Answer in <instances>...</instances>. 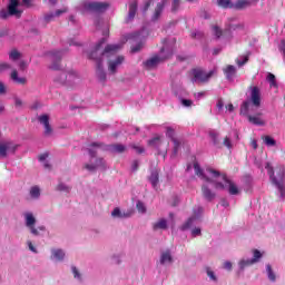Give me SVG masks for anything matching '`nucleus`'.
Masks as SVG:
<instances>
[{
	"label": "nucleus",
	"mask_w": 285,
	"mask_h": 285,
	"mask_svg": "<svg viewBox=\"0 0 285 285\" xmlns=\"http://www.w3.org/2000/svg\"><path fill=\"white\" fill-rule=\"evenodd\" d=\"M194 170L198 177H202L207 184H214V188L216 190H227L230 195H239V187H237V184L235 181L230 180L227 178L226 175H223V181H215L210 179L208 176L204 175V170L199 165L195 164L194 165Z\"/></svg>",
	"instance_id": "obj_3"
},
{
	"label": "nucleus",
	"mask_w": 285,
	"mask_h": 285,
	"mask_svg": "<svg viewBox=\"0 0 285 285\" xmlns=\"http://www.w3.org/2000/svg\"><path fill=\"white\" fill-rule=\"evenodd\" d=\"M14 106L16 108H21V106H23V101L19 98L14 99Z\"/></svg>",
	"instance_id": "obj_58"
},
{
	"label": "nucleus",
	"mask_w": 285,
	"mask_h": 285,
	"mask_svg": "<svg viewBox=\"0 0 285 285\" xmlns=\"http://www.w3.org/2000/svg\"><path fill=\"white\" fill-rule=\"evenodd\" d=\"M52 256L58 259V262H61L66 257V253H63V249H52Z\"/></svg>",
	"instance_id": "obj_27"
},
{
	"label": "nucleus",
	"mask_w": 285,
	"mask_h": 285,
	"mask_svg": "<svg viewBox=\"0 0 285 285\" xmlns=\"http://www.w3.org/2000/svg\"><path fill=\"white\" fill-rule=\"evenodd\" d=\"M130 148L136 150L137 155H144V153H146V149L141 146L130 145Z\"/></svg>",
	"instance_id": "obj_39"
},
{
	"label": "nucleus",
	"mask_w": 285,
	"mask_h": 285,
	"mask_svg": "<svg viewBox=\"0 0 285 285\" xmlns=\"http://www.w3.org/2000/svg\"><path fill=\"white\" fill-rule=\"evenodd\" d=\"M73 277H77L78 279H81V274H79V269L77 267H72Z\"/></svg>",
	"instance_id": "obj_57"
},
{
	"label": "nucleus",
	"mask_w": 285,
	"mask_h": 285,
	"mask_svg": "<svg viewBox=\"0 0 285 285\" xmlns=\"http://www.w3.org/2000/svg\"><path fill=\"white\" fill-rule=\"evenodd\" d=\"M191 75H193V83H206L208 82V80L210 79V77H213V71H209L206 73V71H204V69L202 68H195L191 70Z\"/></svg>",
	"instance_id": "obj_8"
},
{
	"label": "nucleus",
	"mask_w": 285,
	"mask_h": 285,
	"mask_svg": "<svg viewBox=\"0 0 285 285\" xmlns=\"http://www.w3.org/2000/svg\"><path fill=\"white\" fill-rule=\"evenodd\" d=\"M181 104L185 106V108H190V106H193V100L181 99Z\"/></svg>",
	"instance_id": "obj_51"
},
{
	"label": "nucleus",
	"mask_w": 285,
	"mask_h": 285,
	"mask_svg": "<svg viewBox=\"0 0 285 285\" xmlns=\"http://www.w3.org/2000/svg\"><path fill=\"white\" fill-rule=\"evenodd\" d=\"M179 6H181V0H173L171 11L177 12V10H179Z\"/></svg>",
	"instance_id": "obj_40"
},
{
	"label": "nucleus",
	"mask_w": 285,
	"mask_h": 285,
	"mask_svg": "<svg viewBox=\"0 0 285 285\" xmlns=\"http://www.w3.org/2000/svg\"><path fill=\"white\" fill-rule=\"evenodd\" d=\"M0 95H6V85L0 81Z\"/></svg>",
	"instance_id": "obj_60"
},
{
	"label": "nucleus",
	"mask_w": 285,
	"mask_h": 285,
	"mask_svg": "<svg viewBox=\"0 0 285 285\" xmlns=\"http://www.w3.org/2000/svg\"><path fill=\"white\" fill-rule=\"evenodd\" d=\"M207 170L210 175H213V177H219L220 175L218 170H215V169H207Z\"/></svg>",
	"instance_id": "obj_59"
},
{
	"label": "nucleus",
	"mask_w": 285,
	"mask_h": 285,
	"mask_svg": "<svg viewBox=\"0 0 285 285\" xmlns=\"http://www.w3.org/2000/svg\"><path fill=\"white\" fill-rule=\"evenodd\" d=\"M267 81L269 82L271 88H277V80L275 78V75L269 72L267 75Z\"/></svg>",
	"instance_id": "obj_33"
},
{
	"label": "nucleus",
	"mask_w": 285,
	"mask_h": 285,
	"mask_svg": "<svg viewBox=\"0 0 285 285\" xmlns=\"http://www.w3.org/2000/svg\"><path fill=\"white\" fill-rule=\"evenodd\" d=\"M210 137L213 139L214 146H217L219 144V134L212 132Z\"/></svg>",
	"instance_id": "obj_44"
},
{
	"label": "nucleus",
	"mask_w": 285,
	"mask_h": 285,
	"mask_svg": "<svg viewBox=\"0 0 285 285\" xmlns=\"http://www.w3.org/2000/svg\"><path fill=\"white\" fill-rule=\"evenodd\" d=\"M207 276H208L213 282H217V276L215 275V272H213L210 268H207Z\"/></svg>",
	"instance_id": "obj_45"
},
{
	"label": "nucleus",
	"mask_w": 285,
	"mask_h": 285,
	"mask_svg": "<svg viewBox=\"0 0 285 285\" xmlns=\"http://www.w3.org/2000/svg\"><path fill=\"white\" fill-rule=\"evenodd\" d=\"M202 193H203V197H205V199L207 202H213V199H215V197H217L215 191H213L208 185L202 186Z\"/></svg>",
	"instance_id": "obj_20"
},
{
	"label": "nucleus",
	"mask_w": 285,
	"mask_h": 285,
	"mask_svg": "<svg viewBox=\"0 0 285 285\" xmlns=\"http://www.w3.org/2000/svg\"><path fill=\"white\" fill-rule=\"evenodd\" d=\"M20 58H21V53L17 49H13L10 51L9 59L11 61H18V59H20Z\"/></svg>",
	"instance_id": "obj_32"
},
{
	"label": "nucleus",
	"mask_w": 285,
	"mask_h": 285,
	"mask_svg": "<svg viewBox=\"0 0 285 285\" xmlns=\"http://www.w3.org/2000/svg\"><path fill=\"white\" fill-rule=\"evenodd\" d=\"M213 32L217 39H220V37L224 35V31L222 30V28H219V26H214Z\"/></svg>",
	"instance_id": "obj_37"
},
{
	"label": "nucleus",
	"mask_w": 285,
	"mask_h": 285,
	"mask_svg": "<svg viewBox=\"0 0 285 285\" xmlns=\"http://www.w3.org/2000/svg\"><path fill=\"white\" fill-rule=\"evenodd\" d=\"M150 6H153V0H145V6H144L142 11L148 12Z\"/></svg>",
	"instance_id": "obj_49"
},
{
	"label": "nucleus",
	"mask_w": 285,
	"mask_h": 285,
	"mask_svg": "<svg viewBox=\"0 0 285 285\" xmlns=\"http://www.w3.org/2000/svg\"><path fill=\"white\" fill-rule=\"evenodd\" d=\"M217 6L224 9L234 8V4L230 0H217Z\"/></svg>",
	"instance_id": "obj_28"
},
{
	"label": "nucleus",
	"mask_w": 285,
	"mask_h": 285,
	"mask_svg": "<svg viewBox=\"0 0 285 285\" xmlns=\"http://www.w3.org/2000/svg\"><path fill=\"white\" fill-rule=\"evenodd\" d=\"M264 144H265L266 146H277V141L274 140V138L271 137V136H265V137H264Z\"/></svg>",
	"instance_id": "obj_34"
},
{
	"label": "nucleus",
	"mask_w": 285,
	"mask_h": 285,
	"mask_svg": "<svg viewBox=\"0 0 285 285\" xmlns=\"http://www.w3.org/2000/svg\"><path fill=\"white\" fill-rule=\"evenodd\" d=\"M191 235H193V237H197V236L202 235V228L195 227V228L191 230Z\"/></svg>",
	"instance_id": "obj_52"
},
{
	"label": "nucleus",
	"mask_w": 285,
	"mask_h": 285,
	"mask_svg": "<svg viewBox=\"0 0 285 285\" xmlns=\"http://www.w3.org/2000/svg\"><path fill=\"white\" fill-rule=\"evenodd\" d=\"M148 146H151L153 148H159V146H161V138L155 137V138L148 140Z\"/></svg>",
	"instance_id": "obj_31"
},
{
	"label": "nucleus",
	"mask_w": 285,
	"mask_h": 285,
	"mask_svg": "<svg viewBox=\"0 0 285 285\" xmlns=\"http://www.w3.org/2000/svg\"><path fill=\"white\" fill-rule=\"evenodd\" d=\"M110 8V3L108 2H85L83 9L87 10V12H96L98 14H101L102 12H106Z\"/></svg>",
	"instance_id": "obj_7"
},
{
	"label": "nucleus",
	"mask_w": 285,
	"mask_h": 285,
	"mask_svg": "<svg viewBox=\"0 0 285 285\" xmlns=\"http://www.w3.org/2000/svg\"><path fill=\"white\" fill-rule=\"evenodd\" d=\"M66 12H68V8H63V9H58L55 14L56 17H59L60 14H66Z\"/></svg>",
	"instance_id": "obj_56"
},
{
	"label": "nucleus",
	"mask_w": 285,
	"mask_h": 285,
	"mask_svg": "<svg viewBox=\"0 0 285 285\" xmlns=\"http://www.w3.org/2000/svg\"><path fill=\"white\" fill-rule=\"evenodd\" d=\"M267 174L269 175V179L274 186L278 189L281 193L282 199L285 197V186H284V177H285V168L284 166H276L275 169H273V166H271V163H267L265 166Z\"/></svg>",
	"instance_id": "obj_4"
},
{
	"label": "nucleus",
	"mask_w": 285,
	"mask_h": 285,
	"mask_svg": "<svg viewBox=\"0 0 285 285\" xmlns=\"http://www.w3.org/2000/svg\"><path fill=\"white\" fill-rule=\"evenodd\" d=\"M104 43H106V38H101L89 55V59H95L97 63L96 75L100 81H106V71H104L101 57H104V55H115V52L121 50V45H107L104 51L99 53Z\"/></svg>",
	"instance_id": "obj_2"
},
{
	"label": "nucleus",
	"mask_w": 285,
	"mask_h": 285,
	"mask_svg": "<svg viewBox=\"0 0 285 285\" xmlns=\"http://www.w3.org/2000/svg\"><path fill=\"white\" fill-rule=\"evenodd\" d=\"M153 228L154 230H166L168 228V222L161 218L153 225Z\"/></svg>",
	"instance_id": "obj_24"
},
{
	"label": "nucleus",
	"mask_w": 285,
	"mask_h": 285,
	"mask_svg": "<svg viewBox=\"0 0 285 285\" xmlns=\"http://www.w3.org/2000/svg\"><path fill=\"white\" fill-rule=\"evenodd\" d=\"M166 137L171 139L174 144V155H177L179 153V148L181 146V142L175 138V129L173 127H167L166 128Z\"/></svg>",
	"instance_id": "obj_13"
},
{
	"label": "nucleus",
	"mask_w": 285,
	"mask_h": 285,
	"mask_svg": "<svg viewBox=\"0 0 285 285\" xmlns=\"http://www.w3.org/2000/svg\"><path fill=\"white\" fill-rule=\"evenodd\" d=\"M124 61H126V58L124 56H118L115 60H109L108 62L109 72H111V75H116L117 69L119 68V66H121V63H124Z\"/></svg>",
	"instance_id": "obj_15"
},
{
	"label": "nucleus",
	"mask_w": 285,
	"mask_h": 285,
	"mask_svg": "<svg viewBox=\"0 0 285 285\" xmlns=\"http://www.w3.org/2000/svg\"><path fill=\"white\" fill-rule=\"evenodd\" d=\"M39 195H41L39 187L35 186L30 189V196L33 197V199H37Z\"/></svg>",
	"instance_id": "obj_35"
},
{
	"label": "nucleus",
	"mask_w": 285,
	"mask_h": 285,
	"mask_svg": "<svg viewBox=\"0 0 285 285\" xmlns=\"http://www.w3.org/2000/svg\"><path fill=\"white\" fill-rule=\"evenodd\" d=\"M149 181L154 188H157V184H159V173L153 171L149 176Z\"/></svg>",
	"instance_id": "obj_26"
},
{
	"label": "nucleus",
	"mask_w": 285,
	"mask_h": 285,
	"mask_svg": "<svg viewBox=\"0 0 285 285\" xmlns=\"http://www.w3.org/2000/svg\"><path fill=\"white\" fill-rule=\"evenodd\" d=\"M106 150L107 153H111L112 155H121L126 153L127 147L121 144H111V145H106Z\"/></svg>",
	"instance_id": "obj_17"
},
{
	"label": "nucleus",
	"mask_w": 285,
	"mask_h": 285,
	"mask_svg": "<svg viewBox=\"0 0 285 285\" xmlns=\"http://www.w3.org/2000/svg\"><path fill=\"white\" fill-rule=\"evenodd\" d=\"M35 0H22V6H24V8H32V6H35L32 2Z\"/></svg>",
	"instance_id": "obj_50"
},
{
	"label": "nucleus",
	"mask_w": 285,
	"mask_h": 285,
	"mask_svg": "<svg viewBox=\"0 0 285 285\" xmlns=\"http://www.w3.org/2000/svg\"><path fill=\"white\" fill-rule=\"evenodd\" d=\"M106 148V144L104 142H91L88 145L87 150L89 153L90 158L95 159L98 153H107Z\"/></svg>",
	"instance_id": "obj_10"
},
{
	"label": "nucleus",
	"mask_w": 285,
	"mask_h": 285,
	"mask_svg": "<svg viewBox=\"0 0 285 285\" xmlns=\"http://www.w3.org/2000/svg\"><path fill=\"white\" fill-rule=\"evenodd\" d=\"M136 208H137L138 213H142V214L146 213V205H144L142 202H138L136 204Z\"/></svg>",
	"instance_id": "obj_41"
},
{
	"label": "nucleus",
	"mask_w": 285,
	"mask_h": 285,
	"mask_svg": "<svg viewBox=\"0 0 285 285\" xmlns=\"http://www.w3.org/2000/svg\"><path fill=\"white\" fill-rule=\"evenodd\" d=\"M21 14L23 11L19 9V0H9L7 6V10H0V19H8V17H16L17 19H21Z\"/></svg>",
	"instance_id": "obj_5"
},
{
	"label": "nucleus",
	"mask_w": 285,
	"mask_h": 285,
	"mask_svg": "<svg viewBox=\"0 0 285 285\" xmlns=\"http://www.w3.org/2000/svg\"><path fill=\"white\" fill-rule=\"evenodd\" d=\"M196 219H197V217H195V216L189 217L187 219V222L181 225L180 229L188 230V228H190V226H193V224L195 223Z\"/></svg>",
	"instance_id": "obj_30"
},
{
	"label": "nucleus",
	"mask_w": 285,
	"mask_h": 285,
	"mask_svg": "<svg viewBox=\"0 0 285 285\" xmlns=\"http://www.w3.org/2000/svg\"><path fill=\"white\" fill-rule=\"evenodd\" d=\"M132 217V210L129 212H121L120 219Z\"/></svg>",
	"instance_id": "obj_54"
},
{
	"label": "nucleus",
	"mask_w": 285,
	"mask_h": 285,
	"mask_svg": "<svg viewBox=\"0 0 285 285\" xmlns=\"http://www.w3.org/2000/svg\"><path fill=\"white\" fill-rule=\"evenodd\" d=\"M52 65L49 67L50 70H61V51H50Z\"/></svg>",
	"instance_id": "obj_12"
},
{
	"label": "nucleus",
	"mask_w": 285,
	"mask_h": 285,
	"mask_svg": "<svg viewBox=\"0 0 285 285\" xmlns=\"http://www.w3.org/2000/svg\"><path fill=\"white\" fill-rule=\"evenodd\" d=\"M253 258L250 259H243L239 262V268L240 271H244L246 266H253V264H257L259 259H262V252L259 249H254L253 250Z\"/></svg>",
	"instance_id": "obj_11"
},
{
	"label": "nucleus",
	"mask_w": 285,
	"mask_h": 285,
	"mask_svg": "<svg viewBox=\"0 0 285 285\" xmlns=\"http://www.w3.org/2000/svg\"><path fill=\"white\" fill-rule=\"evenodd\" d=\"M235 66H227L224 70L225 75H227V77H233V75H235Z\"/></svg>",
	"instance_id": "obj_36"
},
{
	"label": "nucleus",
	"mask_w": 285,
	"mask_h": 285,
	"mask_svg": "<svg viewBox=\"0 0 285 285\" xmlns=\"http://www.w3.org/2000/svg\"><path fill=\"white\" fill-rule=\"evenodd\" d=\"M10 78L12 79V81L14 83H19L20 86H26V83H28V80L26 78H20L19 77V71H17V69H13L11 71Z\"/></svg>",
	"instance_id": "obj_21"
},
{
	"label": "nucleus",
	"mask_w": 285,
	"mask_h": 285,
	"mask_svg": "<svg viewBox=\"0 0 285 285\" xmlns=\"http://www.w3.org/2000/svg\"><path fill=\"white\" fill-rule=\"evenodd\" d=\"M160 264L164 266V264H173V255L170 254V250L163 252L160 255Z\"/></svg>",
	"instance_id": "obj_23"
},
{
	"label": "nucleus",
	"mask_w": 285,
	"mask_h": 285,
	"mask_svg": "<svg viewBox=\"0 0 285 285\" xmlns=\"http://www.w3.org/2000/svg\"><path fill=\"white\" fill-rule=\"evenodd\" d=\"M38 121L45 126V136L50 137L52 135V127L50 126V116L41 115L38 117Z\"/></svg>",
	"instance_id": "obj_16"
},
{
	"label": "nucleus",
	"mask_w": 285,
	"mask_h": 285,
	"mask_svg": "<svg viewBox=\"0 0 285 285\" xmlns=\"http://www.w3.org/2000/svg\"><path fill=\"white\" fill-rule=\"evenodd\" d=\"M144 48V43L138 42L135 47H131V52H139Z\"/></svg>",
	"instance_id": "obj_46"
},
{
	"label": "nucleus",
	"mask_w": 285,
	"mask_h": 285,
	"mask_svg": "<svg viewBox=\"0 0 285 285\" xmlns=\"http://www.w3.org/2000/svg\"><path fill=\"white\" fill-rule=\"evenodd\" d=\"M47 157H48V153L41 154L39 156V161H46Z\"/></svg>",
	"instance_id": "obj_62"
},
{
	"label": "nucleus",
	"mask_w": 285,
	"mask_h": 285,
	"mask_svg": "<svg viewBox=\"0 0 285 285\" xmlns=\"http://www.w3.org/2000/svg\"><path fill=\"white\" fill-rule=\"evenodd\" d=\"M164 6H166V0H163L160 3L156 6L151 20L157 21V19L161 17V12H164Z\"/></svg>",
	"instance_id": "obj_22"
},
{
	"label": "nucleus",
	"mask_w": 285,
	"mask_h": 285,
	"mask_svg": "<svg viewBox=\"0 0 285 285\" xmlns=\"http://www.w3.org/2000/svg\"><path fill=\"white\" fill-rule=\"evenodd\" d=\"M83 168L89 170V173H95L97 168L106 169V160H104L101 157L96 158L95 164H85Z\"/></svg>",
	"instance_id": "obj_14"
},
{
	"label": "nucleus",
	"mask_w": 285,
	"mask_h": 285,
	"mask_svg": "<svg viewBox=\"0 0 285 285\" xmlns=\"http://www.w3.org/2000/svg\"><path fill=\"white\" fill-rule=\"evenodd\" d=\"M266 272H267V277H268L269 282H275L277 279V277L275 276V272H273V267L271 266V264L266 265Z\"/></svg>",
	"instance_id": "obj_29"
},
{
	"label": "nucleus",
	"mask_w": 285,
	"mask_h": 285,
	"mask_svg": "<svg viewBox=\"0 0 285 285\" xmlns=\"http://www.w3.org/2000/svg\"><path fill=\"white\" fill-rule=\"evenodd\" d=\"M27 66H28V65H26V61H21V62L19 63L20 70H26Z\"/></svg>",
	"instance_id": "obj_64"
},
{
	"label": "nucleus",
	"mask_w": 285,
	"mask_h": 285,
	"mask_svg": "<svg viewBox=\"0 0 285 285\" xmlns=\"http://www.w3.org/2000/svg\"><path fill=\"white\" fill-rule=\"evenodd\" d=\"M139 6V2L137 0H132L130 3H129V11H128V14L125 19V22L126 23H130V21H132L137 14V8Z\"/></svg>",
	"instance_id": "obj_18"
},
{
	"label": "nucleus",
	"mask_w": 285,
	"mask_h": 285,
	"mask_svg": "<svg viewBox=\"0 0 285 285\" xmlns=\"http://www.w3.org/2000/svg\"><path fill=\"white\" fill-rule=\"evenodd\" d=\"M223 144H224V146H225L226 148H233V142L230 141V138H228V137H225V138H224Z\"/></svg>",
	"instance_id": "obj_48"
},
{
	"label": "nucleus",
	"mask_w": 285,
	"mask_h": 285,
	"mask_svg": "<svg viewBox=\"0 0 285 285\" xmlns=\"http://www.w3.org/2000/svg\"><path fill=\"white\" fill-rule=\"evenodd\" d=\"M55 17H57L55 13H47L45 14L43 19L46 23H50V21H55Z\"/></svg>",
	"instance_id": "obj_42"
},
{
	"label": "nucleus",
	"mask_w": 285,
	"mask_h": 285,
	"mask_svg": "<svg viewBox=\"0 0 285 285\" xmlns=\"http://www.w3.org/2000/svg\"><path fill=\"white\" fill-rule=\"evenodd\" d=\"M29 250L32 253H37V248H35V245H32V242H28Z\"/></svg>",
	"instance_id": "obj_61"
},
{
	"label": "nucleus",
	"mask_w": 285,
	"mask_h": 285,
	"mask_svg": "<svg viewBox=\"0 0 285 285\" xmlns=\"http://www.w3.org/2000/svg\"><path fill=\"white\" fill-rule=\"evenodd\" d=\"M131 170L137 171L139 170V160H134L131 164Z\"/></svg>",
	"instance_id": "obj_55"
},
{
	"label": "nucleus",
	"mask_w": 285,
	"mask_h": 285,
	"mask_svg": "<svg viewBox=\"0 0 285 285\" xmlns=\"http://www.w3.org/2000/svg\"><path fill=\"white\" fill-rule=\"evenodd\" d=\"M173 57V52H169L166 57L161 58L159 56H154L149 59H147L145 62H142L144 68L146 70H153L154 68H157L161 61H166V59H170Z\"/></svg>",
	"instance_id": "obj_9"
},
{
	"label": "nucleus",
	"mask_w": 285,
	"mask_h": 285,
	"mask_svg": "<svg viewBox=\"0 0 285 285\" xmlns=\"http://www.w3.org/2000/svg\"><path fill=\"white\" fill-rule=\"evenodd\" d=\"M8 150H12L14 153L17 150V146H12V142H0V157H8Z\"/></svg>",
	"instance_id": "obj_19"
},
{
	"label": "nucleus",
	"mask_w": 285,
	"mask_h": 285,
	"mask_svg": "<svg viewBox=\"0 0 285 285\" xmlns=\"http://www.w3.org/2000/svg\"><path fill=\"white\" fill-rule=\"evenodd\" d=\"M205 95H206L205 91H200V92L195 94V97H196V99H202V97H204Z\"/></svg>",
	"instance_id": "obj_63"
},
{
	"label": "nucleus",
	"mask_w": 285,
	"mask_h": 285,
	"mask_svg": "<svg viewBox=\"0 0 285 285\" xmlns=\"http://www.w3.org/2000/svg\"><path fill=\"white\" fill-rule=\"evenodd\" d=\"M250 6V1L248 0H237L234 4V10H244Z\"/></svg>",
	"instance_id": "obj_25"
},
{
	"label": "nucleus",
	"mask_w": 285,
	"mask_h": 285,
	"mask_svg": "<svg viewBox=\"0 0 285 285\" xmlns=\"http://www.w3.org/2000/svg\"><path fill=\"white\" fill-rule=\"evenodd\" d=\"M12 65L8 62H0V73L6 72V70H11Z\"/></svg>",
	"instance_id": "obj_38"
},
{
	"label": "nucleus",
	"mask_w": 285,
	"mask_h": 285,
	"mask_svg": "<svg viewBox=\"0 0 285 285\" xmlns=\"http://www.w3.org/2000/svg\"><path fill=\"white\" fill-rule=\"evenodd\" d=\"M237 66L242 67L245 66V63H248V56H244L243 60L237 59L236 60Z\"/></svg>",
	"instance_id": "obj_47"
},
{
	"label": "nucleus",
	"mask_w": 285,
	"mask_h": 285,
	"mask_svg": "<svg viewBox=\"0 0 285 285\" xmlns=\"http://www.w3.org/2000/svg\"><path fill=\"white\" fill-rule=\"evenodd\" d=\"M24 223L27 228H29L31 235H35V237H39L41 233H45L46 226L41 225L38 227H35L37 224V218L35 215L30 212L24 213Z\"/></svg>",
	"instance_id": "obj_6"
},
{
	"label": "nucleus",
	"mask_w": 285,
	"mask_h": 285,
	"mask_svg": "<svg viewBox=\"0 0 285 285\" xmlns=\"http://www.w3.org/2000/svg\"><path fill=\"white\" fill-rule=\"evenodd\" d=\"M223 268H225V271H233V263H230V262H225L224 264H223Z\"/></svg>",
	"instance_id": "obj_53"
},
{
	"label": "nucleus",
	"mask_w": 285,
	"mask_h": 285,
	"mask_svg": "<svg viewBox=\"0 0 285 285\" xmlns=\"http://www.w3.org/2000/svg\"><path fill=\"white\" fill-rule=\"evenodd\" d=\"M111 217H118L119 219H121V209H119V207H116V208L111 212Z\"/></svg>",
	"instance_id": "obj_43"
},
{
	"label": "nucleus",
	"mask_w": 285,
	"mask_h": 285,
	"mask_svg": "<svg viewBox=\"0 0 285 285\" xmlns=\"http://www.w3.org/2000/svg\"><path fill=\"white\" fill-rule=\"evenodd\" d=\"M250 97L248 100L243 101L240 105V115L244 117H247L249 124H253L254 126H265L266 122L259 118L262 116V112L257 114V116H250L248 112H250V104L254 106V108H259L262 106V90L257 86H250Z\"/></svg>",
	"instance_id": "obj_1"
}]
</instances>
